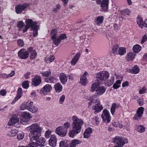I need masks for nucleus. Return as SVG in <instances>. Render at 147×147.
Wrapping results in <instances>:
<instances>
[{"instance_id":"f704fd0d","label":"nucleus","mask_w":147,"mask_h":147,"mask_svg":"<svg viewBox=\"0 0 147 147\" xmlns=\"http://www.w3.org/2000/svg\"><path fill=\"white\" fill-rule=\"evenodd\" d=\"M39 27L38 25H37L34 28H32L31 30L33 31V35L35 37L38 35V30L39 29Z\"/></svg>"},{"instance_id":"603ef678","label":"nucleus","mask_w":147,"mask_h":147,"mask_svg":"<svg viewBox=\"0 0 147 147\" xmlns=\"http://www.w3.org/2000/svg\"><path fill=\"white\" fill-rule=\"evenodd\" d=\"M138 131L139 132H143L145 130V128L142 125H140L138 127Z\"/></svg>"},{"instance_id":"13d9d810","label":"nucleus","mask_w":147,"mask_h":147,"mask_svg":"<svg viewBox=\"0 0 147 147\" xmlns=\"http://www.w3.org/2000/svg\"><path fill=\"white\" fill-rule=\"evenodd\" d=\"M147 40V36L146 35H144L142 39L141 43L142 44H143Z\"/></svg>"},{"instance_id":"3c124183","label":"nucleus","mask_w":147,"mask_h":147,"mask_svg":"<svg viewBox=\"0 0 147 147\" xmlns=\"http://www.w3.org/2000/svg\"><path fill=\"white\" fill-rule=\"evenodd\" d=\"M17 42L18 45L20 47H22L24 45V41L22 39L18 40Z\"/></svg>"},{"instance_id":"6ab92c4d","label":"nucleus","mask_w":147,"mask_h":147,"mask_svg":"<svg viewBox=\"0 0 147 147\" xmlns=\"http://www.w3.org/2000/svg\"><path fill=\"white\" fill-rule=\"evenodd\" d=\"M59 79L61 83L63 84H65L67 81V77L66 75L63 73L60 74Z\"/></svg>"},{"instance_id":"0e129e2a","label":"nucleus","mask_w":147,"mask_h":147,"mask_svg":"<svg viewBox=\"0 0 147 147\" xmlns=\"http://www.w3.org/2000/svg\"><path fill=\"white\" fill-rule=\"evenodd\" d=\"M85 131L88 134H91L92 132V129L91 128L89 127L86 129Z\"/></svg>"},{"instance_id":"5701e85b","label":"nucleus","mask_w":147,"mask_h":147,"mask_svg":"<svg viewBox=\"0 0 147 147\" xmlns=\"http://www.w3.org/2000/svg\"><path fill=\"white\" fill-rule=\"evenodd\" d=\"M80 55V53H76L75 57L72 59L71 63V65H75L78 61Z\"/></svg>"},{"instance_id":"e2e57ef3","label":"nucleus","mask_w":147,"mask_h":147,"mask_svg":"<svg viewBox=\"0 0 147 147\" xmlns=\"http://www.w3.org/2000/svg\"><path fill=\"white\" fill-rule=\"evenodd\" d=\"M21 96L22 95L20 94H18L15 98L13 101L15 102L18 100L21 97Z\"/></svg>"},{"instance_id":"7ed1b4c3","label":"nucleus","mask_w":147,"mask_h":147,"mask_svg":"<svg viewBox=\"0 0 147 147\" xmlns=\"http://www.w3.org/2000/svg\"><path fill=\"white\" fill-rule=\"evenodd\" d=\"M113 142L116 144L114 147H122L128 142L127 139L119 136H115L113 138Z\"/></svg>"},{"instance_id":"c03bdc74","label":"nucleus","mask_w":147,"mask_h":147,"mask_svg":"<svg viewBox=\"0 0 147 147\" xmlns=\"http://www.w3.org/2000/svg\"><path fill=\"white\" fill-rule=\"evenodd\" d=\"M70 125V123L69 122H65L63 124V128L65 130L67 131V129L69 128Z\"/></svg>"},{"instance_id":"a18cd8bd","label":"nucleus","mask_w":147,"mask_h":147,"mask_svg":"<svg viewBox=\"0 0 147 147\" xmlns=\"http://www.w3.org/2000/svg\"><path fill=\"white\" fill-rule=\"evenodd\" d=\"M59 147H69L66 142L61 141L59 143Z\"/></svg>"},{"instance_id":"b1692460","label":"nucleus","mask_w":147,"mask_h":147,"mask_svg":"<svg viewBox=\"0 0 147 147\" xmlns=\"http://www.w3.org/2000/svg\"><path fill=\"white\" fill-rule=\"evenodd\" d=\"M120 106V104L118 103H114L112 104L111 109V114L113 115L116 109H118Z\"/></svg>"},{"instance_id":"c85d7f7f","label":"nucleus","mask_w":147,"mask_h":147,"mask_svg":"<svg viewBox=\"0 0 147 147\" xmlns=\"http://www.w3.org/2000/svg\"><path fill=\"white\" fill-rule=\"evenodd\" d=\"M136 54L132 52H130L127 54L126 58L128 61H131L135 58Z\"/></svg>"},{"instance_id":"c756f323","label":"nucleus","mask_w":147,"mask_h":147,"mask_svg":"<svg viewBox=\"0 0 147 147\" xmlns=\"http://www.w3.org/2000/svg\"><path fill=\"white\" fill-rule=\"evenodd\" d=\"M99 84L97 81L95 82L92 84L91 86V92L96 91L97 88L99 87Z\"/></svg>"},{"instance_id":"680f3d73","label":"nucleus","mask_w":147,"mask_h":147,"mask_svg":"<svg viewBox=\"0 0 147 147\" xmlns=\"http://www.w3.org/2000/svg\"><path fill=\"white\" fill-rule=\"evenodd\" d=\"M6 92L5 90H2L0 91V95L2 96H5L6 95Z\"/></svg>"},{"instance_id":"473e14b6","label":"nucleus","mask_w":147,"mask_h":147,"mask_svg":"<svg viewBox=\"0 0 147 147\" xmlns=\"http://www.w3.org/2000/svg\"><path fill=\"white\" fill-rule=\"evenodd\" d=\"M141 47L138 45H136L134 46L132 50L135 53H138L141 50Z\"/></svg>"},{"instance_id":"f257e3e1","label":"nucleus","mask_w":147,"mask_h":147,"mask_svg":"<svg viewBox=\"0 0 147 147\" xmlns=\"http://www.w3.org/2000/svg\"><path fill=\"white\" fill-rule=\"evenodd\" d=\"M30 132L29 133V138L31 141H35L34 145L42 147L44 146L45 144V140L43 137H41L39 139L41 135V132L42 130V127L40 126L37 123H35L29 126Z\"/></svg>"},{"instance_id":"37998d69","label":"nucleus","mask_w":147,"mask_h":147,"mask_svg":"<svg viewBox=\"0 0 147 147\" xmlns=\"http://www.w3.org/2000/svg\"><path fill=\"white\" fill-rule=\"evenodd\" d=\"M52 40L53 41V44L56 46H58L61 41L58 37Z\"/></svg>"},{"instance_id":"cd10ccee","label":"nucleus","mask_w":147,"mask_h":147,"mask_svg":"<svg viewBox=\"0 0 147 147\" xmlns=\"http://www.w3.org/2000/svg\"><path fill=\"white\" fill-rule=\"evenodd\" d=\"M55 80V78L51 76H49L45 79V81L48 83H53Z\"/></svg>"},{"instance_id":"69168bd1","label":"nucleus","mask_w":147,"mask_h":147,"mask_svg":"<svg viewBox=\"0 0 147 147\" xmlns=\"http://www.w3.org/2000/svg\"><path fill=\"white\" fill-rule=\"evenodd\" d=\"M22 88H19L17 90L18 94H20L22 96Z\"/></svg>"},{"instance_id":"09e8293b","label":"nucleus","mask_w":147,"mask_h":147,"mask_svg":"<svg viewBox=\"0 0 147 147\" xmlns=\"http://www.w3.org/2000/svg\"><path fill=\"white\" fill-rule=\"evenodd\" d=\"M18 131L16 130H12L10 132V134H9L10 136L14 137L17 134Z\"/></svg>"},{"instance_id":"39448f33","label":"nucleus","mask_w":147,"mask_h":147,"mask_svg":"<svg viewBox=\"0 0 147 147\" xmlns=\"http://www.w3.org/2000/svg\"><path fill=\"white\" fill-rule=\"evenodd\" d=\"M26 25L25 26L24 28L22 30L24 33L26 32L28 30L31 28V29L36 26L37 25V23L36 22H33L31 19H28L26 20L25 22Z\"/></svg>"},{"instance_id":"393cba45","label":"nucleus","mask_w":147,"mask_h":147,"mask_svg":"<svg viewBox=\"0 0 147 147\" xmlns=\"http://www.w3.org/2000/svg\"><path fill=\"white\" fill-rule=\"evenodd\" d=\"M81 142L77 140H72L69 143L70 147H76V146L80 144Z\"/></svg>"},{"instance_id":"e433bc0d","label":"nucleus","mask_w":147,"mask_h":147,"mask_svg":"<svg viewBox=\"0 0 147 147\" xmlns=\"http://www.w3.org/2000/svg\"><path fill=\"white\" fill-rule=\"evenodd\" d=\"M24 23L22 21H20L18 22L17 26L19 28L20 31L21 30L22 31V30L24 29V28L23 29L22 28L24 26Z\"/></svg>"},{"instance_id":"6e6552de","label":"nucleus","mask_w":147,"mask_h":147,"mask_svg":"<svg viewBox=\"0 0 147 147\" xmlns=\"http://www.w3.org/2000/svg\"><path fill=\"white\" fill-rule=\"evenodd\" d=\"M29 6V4L27 3L17 5L15 7L16 12L17 14L21 13L23 11H26Z\"/></svg>"},{"instance_id":"2f4dec72","label":"nucleus","mask_w":147,"mask_h":147,"mask_svg":"<svg viewBox=\"0 0 147 147\" xmlns=\"http://www.w3.org/2000/svg\"><path fill=\"white\" fill-rule=\"evenodd\" d=\"M114 81V77L113 76L111 77L109 80L107 81L106 83L105 84V85L107 86H110L113 84Z\"/></svg>"},{"instance_id":"0eeeda50","label":"nucleus","mask_w":147,"mask_h":147,"mask_svg":"<svg viewBox=\"0 0 147 147\" xmlns=\"http://www.w3.org/2000/svg\"><path fill=\"white\" fill-rule=\"evenodd\" d=\"M94 103L96 104L95 105L92 107V109L95 110L94 113L96 114L101 111L103 109V107L101 105L100 102L99 100H96V101Z\"/></svg>"},{"instance_id":"8fccbe9b","label":"nucleus","mask_w":147,"mask_h":147,"mask_svg":"<svg viewBox=\"0 0 147 147\" xmlns=\"http://www.w3.org/2000/svg\"><path fill=\"white\" fill-rule=\"evenodd\" d=\"M30 58L32 59H34L37 55V53L35 51L30 53Z\"/></svg>"},{"instance_id":"774afa93","label":"nucleus","mask_w":147,"mask_h":147,"mask_svg":"<svg viewBox=\"0 0 147 147\" xmlns=\"http://www.w3.org/2000/svg\"><path fill=\"white\" fill-rule=\"evenodd\" d=\"M120 86L119 85L114 83L113 85V87L115 89H117L119 88Z\"/></svg>"},{"instance_id":"7c9ffc66","label":"nucleus","mask_w":147,"mask_h":147,"mask_svg":"<svg viewBox=\"0 0 147 147\" xmlns=\"http://www.w3.org/2000/svg\"><path fill=\"white\" fill-rule=\"evenodd\" d=\"M137 23L139 26L141 28H142L144 24L142 19V18L138 17L137 18Z\"/></svg>"},{"instance_id":"052dcab7","label":"nucleus","mask_w":147,"mask_h":147,"mask_svg":"<svg viewBox=\"0 0 147 147\" xmlns=\"http://www.w3.org/2000/svg\"><path fill=\"white\" fill-rule=\"evenodd\" d=\"M138 102L139 105L140 106H142L143 105L144 102L143 100L142 99H138L137 100Z\"/></svg>"},{"instance_id":"4be33fe9","label":"nucleus","mask_w":147,"mask_h":147,"mask_svg":"<svg viewBox=\"0 0 147 147\" xmlns=\"http://www.w3.org/2000/svg\"><path fill=\"white\" fill-rule=\"evenodd\" d=\"M139 68L137 66H134L132 69H128L127 71L129 73L134 74H136L139 72Z\"/></svg>"},{"instance_id":"dca6fc26","label":"nucleus","mask_w":147,"mask_h":147,"mask_svg":"<svg viewBox=\"0 0 147 147\" xmlns=\"http://www.w3.org/2000/svg\"><path fill=\"white\" fill-rule=\"evenodd\" d=\"M33 105V102L32 101L29 102H24L23 104L20 107V109L21 110H23L25 109L29 110L30 108L31 107V106Z\"/></svg>"},{"instance_id":"bf43d9fd","label":"nucleus","mask_w":147,"mask_h":147,"mask_svg":"<svg viewBox=\"0 0 147 147\" xmlns=\"http://www.w3.org/2000/svg\"><path fill=\"white\" fill-rule=\"evenodd\" d=\"M146 91V89L144 87H143L139 91L140 94H143L145 93Z\"/></svg>"},{"instance_id":"338daca9","label":"nucleus","mask_w":147,"mask_h":147,"mask_svg":"<svg viewBox=\"0 0 147 147\" xmlns=\"http://www.w3.org/2000/svg\"><path fill=\"white\" fill-rule=\"evenodd\" d=\"M90 134H88L85 131L84 134V137L85 138H87L89 136Z\"/></svg>"},{"instance_id":"412c9836","label":"nucleus","mask_w":147,"mask_h":147,"mask_svg":"<svg viewBox=\"0 0 147 147\" xmlns=\"http://www.w3.org/2000/svg\"><path fill=\"white\" fill-rule=\"evenodd\" d=\"M18 122L19 123L18 118L16 115H14L10 118L8 122V124L9 125H11Z\"/></svg>"},{"instance_id":"1a4fd4ad","label":"nucleus","mask_w":147,"mask_h":147,"mask_svg":"<svg viewBox=\"0 0 147 147\" xmlns=\"http://www.w3.org/2000/svg\"><path fill=\"white\" fill-rule=\"evenodd\" d=\"M52 88V86L51 85L47 84L41 89L40 92V94L42 96L47 95V94L48 93L50 92Z\"/></svg>"},{"instance_id":"de8ad7c7","label":"nucleus","mask_w":147,"mask_h":147,"mask_svg":"<svg viewBox=\"0 0 147 147\" xmlns=\"http://www.w3.org/2000/svg\"><path fill=\"white\" fill-rule=\"evenodd\" d=\"M119 47L118 45H114L113 48V53L115 54H117V49Z\"/></svg>"},{"instance_id":"58836bf2","label":"nucleus","mask_w":147,"mask_h":147,"mask_svg":"<svg viewBox=\"0 0 147 147\" xmlns=\"http://www.w3.org/2000/svg\"><path fill=\"white\" fill-rule=\"evenodd\" d=\"M126 52V49L124 47L119 48L118 50V54L120 55H123Z\"/></svg>"},{"instance_id":"c9c22d12","label":"nucleus","mask_w":147,"mask_h":147,"mask_svg":"<svg viewBox=\"0 0 147 147\" xmlns=\"http://www.w3.org/2000/svg\"><path fill=\"white\" fill-rule=\"evenodd\" d=\"M40 74H41L43 76L47 77L49 76L51 74V71L50 70H49L48 71L41 72Z\"/></svg>"},{"instance_id":"49530a36","label":"nucleus","mask_w":147,"mask_h":147,"mask_svg":"<svg viewBox=\"0 0 147 147\" xmlns=\"http://www.w3.org/2000/svg\"><path fill=\"white\" fill-rule=\"evenodd\" d=\"M60 41H61V40H64L65 39L67 38L66 35L65 34H61L58 37Z\"/></svg>"},{"instance_id":"ddd939ff","label":"nucleus","mask_w":147,"mask_h":147,"mask_svg":"<svg viewBox=\"0 0 147 147\" xmlns=\"http://www.w3.org/2000/svg\"><path fill=\"white\" fill-rule=\"evenodd\" d=\"M41 78L40 76L36 75L32 79V85L35 86H39L42 82Z\"/></svg>"},{"instance_id":"79ce46f5","label":"nucleus","mask_w":147,"mask_h":147,"mask_svg":"<svg viewBox=\"0 0 147 147\" xmlns=\"http://www.w3.org/2000/svg\"><path fill=\"white\" fill-rule=\"evenodd\" d=\"M22 87L25 89L28 88L29 86L28 81L27 80L24 81L22 83Z\"/></svg>"},{"instance_id":"a878e982","label":"nucleus","mask_w":147,"mask_h":147,"mask_svg":"<svg viewBox=\"0 0 147 147\" xmlns=\"http://www.w3.org/2000/svg\"><path fill=\"white\" fill-rule=\"evenodd\" d=\"M54 87L55 90L57 93H59L61 92L62 90V86L59 83H58L55 84Z\"/></svg>"},{"instance_id":"a19ab883","label":"nucleus","mask_w":147,"mask_h":147,"mask_svg":"<svg viewBox=\"0 0 147 147\" xmlns=\"http://www.w3.org/2000/svg\"><path fill=\"white\" fill-rule=\"evenodd\" d=\"M31 106V107L30 108V109L29 110L32 113H34L37 111L38 108L34 106L33 105Z\"/></svg>"},{"instance_id":"9b49d317","label":"nucleus","mask_w":147,"mask_h":147,"mask_svg":"<svg viewBox=\"0 0 147 147\" xmlns=\"http://www.w3.org/2000/svg\"><path fill=\"white\" fill-rule=\"evenodd\" d=\"M144 108L142 107H139L137 110L136 114L134 117V119L138 120L140 119L143 113Z\"/></svg>"},{"instance_id":"6e6d98bb","label":"nucleus","mask_w":147,"mask_h":147,"mask_svg":"<svg viewBox=\"0 0 147 147\" xmlns=\"http://www.w3.org/2000/svg\"><path fill=\"white\" fill-rule=\"evenodd\" d=\"M65 99V96L63 95L59 98V103L61 104H62L64 102Z\"/></svg>"},{"instance_id":"ea45409f","label":"nucleus","mask_w":147,"mask_h":147,"mask_svg":"<svg viewBox=\"0 0 147 147\" xmlns=\"http://www.w3.org/2000/svg\"><path fill=\"white\" fill-rule=\"evenodd\" d=\"M78 134L77 133L74 129H72V130H71L69 132L68 135L69 137L73 138L76 134Z\"/></svg>"},{"instance_id":"a211bd4d","label":"nucleus","mask_w":147,"mask_h":147,"mask_svg":"<svg viewBox=\"0 0 147 147\" xmlns=\"http://www.w3.org/2000/svg\"><path fill=\"white\" fill-rule=\"evenodd\" d=\"M109 0H102L100 1L101 6L103 11H107L108 10Z\"/></svg>"},{"instance_id":"f03ea898","label":"nucleus","mask_w":147,"mask_h":147,"mask_svg":"<svg viewBox=\"0 0 147 147\" xmlns=\"http://www.w3.org/2000/svg\"><path fill=\"white\" fill-rule=\"evenodd\" d=\"M73 122L71 124L72 129L77 133H79L81 131L82 126L84 123L83 121L81 119H78L75 115L72 117Z\"/></svg>"},{"instance_id":"9d476101","label":"nucleus","mask_w":147,"mask_h":147,"mask_svg":"<svg viewBox=\"0 0 147 147\" xmlns=\"http://www.w3.org/2000/svg\"><path fill=\"white\" fill-rule=\"evenodd\" d=\"M25 49H22L20 50L18 52V57L21 59H26L28 57L29 54L27 51H24Z\"/></svg>"},{"instance_id":"2eb2a0df","label":"nucleus","mask_w":147,"mask_h":147,"mask_svg":"<svg viewBox=\"0 0 147 147\" xmlns=\"http://www.w3.org/2000/svg\"><path fill=\"white\" fill-rule=\"evenodd\" d=\"M88 74L87 72L85 71L84 74L80 77V81L79 83L83 86H86L87 83L86 76Z\"/></svg>"},{"instance_id":"f8f14e48","label":"nucleus","mask_w":147,"mask_h":147,"mask_svg":"<svg viewBox=\"0 0 147 147\" xmlns=\"http://www.w3.org/2000/svg\"><path fill=\"white\" fill-rule=\"evenodd\" d=\"M67 131L65 130L62 126H59L56 129L55 132L60 136L63 137L65 136L67 133Z\"/></svg>"},{"instance_id":"20e7f679","label":"nucleus","mask_w":147,"mask_h":147,"mask_svg":"<svg viewBox=\"0 0 147 147\" xmlns=\"http://www.w3.org/2000/svg\"><path fill=\"white\" fill-rule=\"evenodd\" d=\"M109 76V73L106 71H100L97 74L96 77L98 81L101 82H104Z\"/></svg>"},{"instance_id":"423d86ee","label":"nucleus","mask_w":147,"mask_h":147,"mask_svg":"<svg viewBox=\"0 0 147 147\" xmlns=\"http://www.w3.org/2000/svg\"><path fill=\"white\" fill-rule=\"evenodd\" d=\"M101 117L103 121L106 123H109L111 121V117L109 112L106 109H105L103 111L101 115Z\"/></svg>"},{"instance_id":"4468645a","label":"nucleus","mask_w":147,"mask_h":147,"mask_svg":"<svg viewBox=\"0 0 147 147\" xmlns=\"http://www.w3.org/2000/svg\"><path fill=\"white\" fill-rule=\"evenodd\" d=\"M22 116L23 117L22 119H21L20 123L23 124H25L28 121L29 119L30 118V115L28 113L24 112L22 114Z\"/></svg>"},{"instance_id":"5fc2aeb1","label":"nucleus","mask_w":147,"mask_h":147,"mask_svg":"<svg viewBox=\"0 0 147 147\" xmlns=\"http://www.w3.org/2000/svg\"><path fill=\"white\" fill-rule=\"evenodd\" d=\"M51 132L49 130H47V131L45 134V136L46 138H48L50 137V135L51 134Z\"/></svg>"},{"instance_id":"f3484780","label":"nucleus","mask_w":147,"mask_h":147,"mask_svg":"<svg viewBox=\"0 0 147 147\" xmlns=\"http://www.w3.org/2000/svg\"><path fill=\"white\" fill-rule=\"evenodd\" d=\"M106 89V88L104 86L98 87L94 94L95 96H98L102 95L105 92Z\"/></svg>"},{"instance_id":"72a5a7b5","label":"nucleus","mask_w":147,"mask_h":147,"mask_svg":"<svg viewBox=\"0 0 147 147\" xmlns=\"http://www.w3.org/2000/svg\"><path fill=\"white\" fill-rule=\"evenodd\" d=\"M55 59V57L53 55L50 56L49 57H46L45 58V61L47 63H49L52 62Z\"/></svg>"},{"instance_id":"aec40b11","label":"nucleus","mask_w":147,"mask_h":147,"mask_svg":"<svg viewBox=\"0 0 147 147\" xmlns=\"http://www.w3.org/2000/svg\"><path fill=\"white\" fill-rule=\"evenodd\" d=\"M57 138L54 135H51L50 138L49 140V144L51 146H55L57 144Z\"/></svg>"},{"instance_id":"4d7b16f0","label":"nucleus","mask_w":147,"mask_h":147,"mask_svg":"<svg viewBox=\"0 0 147 147\" xmlns=\"http://www.w3.org/2000/svg\"><path fill=\"white\" fill-rule=\"evenodd\" d=\"M122 14L125 15V13L127 15H129L130 11L128 9H123L122 11Z\"/></svg>"},{"instance_id":"864d4df0","label":"nucleus","mask_w":147,"mask_h":147,"mask_svg":"<svg viewBox=\"0 0 147 147\" xmlns=\"http://www.w3.org/2000/svg\"><path fill=\"white\" fill-rule=\"evenodd\" d=\"M24 134L23 133L19 134L17 136V139L19 140H20L22 139L24 137Z\"/></svg>"},{"instance_id":"bb28decb","label":"nucleus","mask_w":147,"mask_h":147,"mask_svg":"<svg viewBox=\"0 0 147 147\" xmlns=\"http://www.w3.org/2000/svg\"><path fill=\"white\" fill-rule=\"evenodd\" d=\"M104 20V17L102 16H98L95 20V23L97 25L102 24Z\"/></svg>"},{"instance_id":"4c0bfd02","label":"nucleus","mask_w":147,"mask_h":147,"mask_svg":"<svg viewBox=\"0 0 147 147\" xmlns=\"http://www.w3.org/2000/svg\"><path fill=\"white\" fill-rule=\"evenodd\" d=\"M57 30L55 29H53L51 32V34L52 35L51 36V39H53L57 38Z\"/></svg>"}]
</instances>
